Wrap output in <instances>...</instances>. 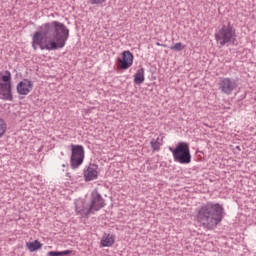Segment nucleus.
<instances>
[{
	"label": "nucleus",
	"mask_w": 256,
	"mask_h": 256,
	"mask_svg": "<svg viewBox=\"0 0 256 256\" xmlns=\"http://www.w3.org/2000/svg\"><path fill=\"white\" fill-rule=\"evenodd\" d=\"M41 31H36L32 37V46L36 50L35 45H39L40 49L47 51H55L63 49L67 39H69V28L65 24L53 21L45 23L40 27Z\"/></svg>",
	"instance_id": "obj_1"
},
{
	"label": "nucleus",
	"mask_w": 256,
	"mask_h": 256,
	"mask_svg": "<svg viewBox=\"0 0 256 256\" xmlns=\"http://www.w3.org/2000/svg\"><path fill=\"white\" fill-rule=\"evenodd\" d=\"M223 213L221 204L208 202L197 209L196 221L199 227L213 231L223 221Z\"/></svg>",
	"instance_id": "obj_2"
},
{
	"label": "nucleus",
	"mask_w": 256,
	"mask_h": 256,
	"mask_svg": "<svg viewBox=\"0 0 256 256\" xmlns=\"http://www.w3.org/2000/svg\"><path fill=\"white\" fill-rule=\"evenodd\" d=\"M216 43L220 47H225V45H235L237 43V30L228 22L227 25L223 24L222 27L215 33Z\"/></svg>",
	"instance_id": "obj_3"
},
{
	"label": "nucleus",
	"mask_w": 256,
	"mask_h": 256,
	"mask_svg": "<svg viewBox=\"0 0 256 256\" xmlns=\"http://www.w3.org/2000/svg\"><path fill=\"white\" fill-rule=\"evenodd\" d=\"M171 151L174 161L181 165H189L191 163V150L189 149V143L179 142L175 148H169Z\"/></svg>",
	"instance_id": "obj_4"
},
{
	"label": "nucleus",
	"mask_w": 256,
	"mask_h": 256,
	"mask_svg": "<svg viewBox=\"0 0 256 256\" xmlns=\"http://www.w3.org/2000/svg\"><path fill=\"white\" fill-rule=\"evenodd\" d=\"M103 207H105V200L99 192L95 191L91 194V203L89 209L85 210L84 208L76 205V212L80 213V215H90V213H95V211H101Z\"/></svg>",
	"instance_id": "obj_5"
},
{
	"label": "nucleus",
	"mask_w": 256,
	"mask_h": 256,
	"mask_svg": "<svg viewBox=\"0 0 256 256\" xmlns=\"http://www.w3.org/2000/svg\"><path fill=\"white\" fill-rule=\"evenodd\" d=\"M0 99L3 101H13V85H11V72L6 70L1 76Z\"/></svg>",
	"instance_id": "obj_6"
},
{
	"label": "nucleus",
	"mask_w": 256,
	"mask_h": 256,
	"mask_svg": "<svg viewBox=\"0 0 256 256\" xmlns=\"http://www.w3.org/2000/svg\"><path fill=\"white\" fill-rule=\"evenodd\" d=\"M71 157L70 163L72 169H79L81 165H83V161H85V148L83 145H74L71 144Z\"/></svg>",
	"instance_id": "obj_7"
},
{
	"label": "nucleus",
	"mask_w": 256,
	"mask_h": 256,
	"mask_svg": "<svg viewBox=\"0 0 256 256\" xmlns=\"http://www.w3.org/2000/svg\"><path fill=\"white\" fill-rule=\"evenodd\" d=\"M237 87V81L232 78H220L218 83V89L221 93H224V95H231Z\"/></svg>",
	"instance_id": "obj_8"
},
{
	"label": "nucleus",
	"mask_w": 256,
	"mask_h": 256,
	"mask_svg": "<svg viewBox=\"0 0 256 256\" xmlns=\"http://www.w3.org/2000/svg\"><path fill=\"white\" fill-rule=\"evenodd\" d=\"M117 63L119 69H129V67L133 65V53H131V51H124L122 58H117Z\"/></svg>",
	"instance_id": "obj_9"
},
{
	"label": "nucleus",
	"mask_w": 256,
	"mask_h": 256,
	"mask_svg": "<svg viewBox=\"0 0 256 256\" xmlns=\"http://www.w3.org/2000/svg\"><path fill=\"white\" fill-rule=\"evenodd\" d=\"M33 89V82L29 79H24L20 81L16 86V91L18 95H29Z\"/></svg>",
	"instance_id": "obj_10"
},
{
	"label": "nucleus",
	"mask_w": 256,
	"mask_h": 256,
	"mask_svg": "<svg viewBox=\"0 0 256 256\" xmlns=\"http://www.w3.org/2000/svg\"><path fill=\"white\" fill-rule=\"evenodd\" d=\"M97 169H99L97 164H90L87 170H84L85 181H93L94 179H97V176L99 175Z\"/></svg>",
	"instance_id": "obj_11"
},
{
	"label": "nucleus",
	"mask_w": 256,
	"mask_h": 256,
	"mask_svg": "<svg viewBox=\"0 0 256 256\" xmlns=\"http://www.w3.org/2000/svg\"><path fill=\"white\" fill-rule=\"evenodd\" d=\"M145 81V68H140L134 75V83L136 85H141Z\"/></svg>",
	"instance_id": "obj_12"
},
{
	"label": "nucleus",
	"mask_w": 256,
	"mask_h": 256,
	"mask_svg": "<svg viewBox=\"0 0 256 256\" xmlns=\"http://www.w3.org/2000/svg\"><path fill=\"white\" fill-rule=\"evenodd\" d=\"M26 247L29 249L30 253H33L35 251H39V249L43 247V244L39 242V240H35L33 242H27Z\"/></svg>",
	"instance_id": "obj_13"
},
{
	"label": "nucleus",
	"mask_w": 256,
	"mask_h": 256,
	"mask_svg": "<svg viewBox=\"0 0 256 256\" xmlns=\"http://www.w3.org/2000/svg\"><path fill=\"white\" fill-rule=\"evenodd\" d=\"M115 243V236L108 234L101 240L102 247H111Z\"/></svg>",
	"instance_id": "obj_14"
},
{
	"label": "nucleus",
	"mask_w": 256,
	"mask_h": 256,
	"mask_svg": "<svg viewBox=\"0 0 256 256\" xmlns=\"http://www.w3.org/2000/svg\"><path fill=\"white\" fill-rule=\"evenodd\" d=\"M73 253V250H64V251H50L47 253L48 256H67L71 255Z\"/></svg>",
	"instance_id": "obj_15"
},
{
	"label": "nucleus",
	"mask_w": 256,
	"mask_h": 256,
	"mask_svg": "<svg viewBox=\"0 0 256 256\" xmlns=\"http://www.w3.org/2000/svg\"><path fill=\"white\" fill-rule=\"evenodd\" d=\"M150 146H151L153 153H155V151H159V149H161V143H159V138H157V139L153 138L150 141Z\"/></svg>",
	"instance_id": "obj_16"
},
{
	"label": "nucleus",
	"mask_w": 256,
	"mask_h": 256,
	"mask_svg": "<svg viewBox=\"0 0 256 256\" xmlns=\"http://www.w3.org/2000/svg\"><path fill=\"white\" fill-rule=\"evenodd\" d=\"M7 131V123H5V120L3 118H0V138L5 135V132Z\"/></svg>",
	"instance_id": "obj_17"
},
{
	"label": "nucleus",
	"mask_w": 256,
	"mask_h": 256,
	"mask_svg": "<svg viewBox=\"0 0 256 256\" xmlns=\"http://www.w3.org/2000/svg\"><path fill=\"white\" fill-rule=\"evenodd\" d=\"M171 51H183L185 49V45L183 43L178 42L174 46H170Z\"/></svg>",
	"instance_id": "obj_18"
},
{
	"label": "nucleus",
	"mask_w": 256,
	"mask_h": 256,
	"mask_svg": "<svg viewBox=\"0 0 256 256\" xmlns=\"http://www.w3.org/2000/svg\"><path fill=\"white\" fill-rule=\"evenodd\" d=\"M92 5H101V3H105L107 0H90Z\"/></svg>",
	"instance_id": "obj_19"
},
{
	"label": "nucleus",
	"mask_w": 256,
	"mask_h": 256,
	"mask_svg": "<svg viewBox=\"0 0 256 256\" xmlns=\"http://www.w3.org/2000/svg\"><path fill=\"white\" fill-rule=\"evenodd\" d=\"M156 45H157L158 47H167L166 44H161V43H159V42H157Z\"/></svg>",
	"instance_id": "obj_20"
}]
</instances>
